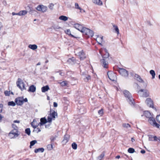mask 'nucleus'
<instances>
[{
	"label": "nucleus",
	"instance_id": "1",
	"mask_svg": "<svg viewBox=\"0 0 160 160\" xmlns=\"http://www.w3.org/2000/svg\"><path fill=\"white\" fill-rule=\"evenodd\" d=\"M123 93L125 96L128 98L127 100L129 104L132 106H134L135 102L130 92L128 91L125 90L124 91Z\"/></svg>",
	"mask_w": 160,
	"mask_h": 160
},
{
	"label": "nucleus",
	"instance_id": "2",
	"mask_svg": "<svg viewBox=\"0 0 160 160\" xmlns=\"http://www.w3.org/2000/svg\"><path fill=\"white\" fill-rule=\"evenodd\" d=\"M75 52L76 55L79 57L81 60H84L86 58L85 54L83 51L80 50V48L76 50L75 51Z\"/></svg>",
	"mask_w": 160,
	"mask_h": 160
},
{
	"label": "nucleus",
	"instance_id": "3",
	"mask_svg": "<svg viewBox=\"0 0 160 160\" xmlns=\"http://www.w3.org/2000/svg\"><path fill=\"white\" fill-rule=\"evenodd\" d=\"M82 32L88 37H92L93 36L94 33L93 31L85 27L83 28Z\"/></svg>",
	"mask_w": 160,
	"mask_h": 160
},
{
	"label": "nucleus",
	"instance_id": "4",
	"mask_svg": "<svg viewBox=\"0 0 160 160\" xmlns=\"http://www.w3.org/2000/svg\"><path fill=\"white\" fill-rule=\"evenodd\" d=\"M50 112H51L49 115L48 118V122H51L52 120H54L56 117H57V113L56 112L53 111L52 112L51 110Z\"/></svg>",
	"mask_w": 160,
	"mask_h": 160
},
{
	"label": "nucleus",
	"instance_id": "5",
	"mask_svg": "<svg viewBox=\"0 0 160 160\" xmlns=\"http://www.w3.org/2000/svg\"><path fill=\"white\" fill-rule=\"evenodd\" d=\"M16 84L17 86L19 87L22 91L26 89L25 86V85L21 79L20 78L18 79Z\"/></svg>",
	"mask_w": 160,
	"mask_h": 160
},
{
	"label": "nucleus",
	"instance_id": "6",
	"mask_svg": "<svg viewBox=\"0 0 160 160\" xmlns=\"http://www.w3.org/2000/svg\"><path fill=\"white\" fill-rule=\"evenodd\" d=\"M148 122L151 125H153L154 127H155L158 128H159L160 125L158 124L156 122L154 118L152 117L149 118Z\"/></svg>",
	"mask_w": 160,
	"mask_h": 160
},
{
	"label": "nucleus",
	"instance_id": "7",
	"mask_svg": "<svg viewBox=\"0 0 160 160\" xmlns=\"http://www.w3.org/2000/svg\"><path fill=\"white\" fill-rule=\"evenodd\" d=\"M138 93L143 97H147L149 96V92L147 89H141L138 91Z\"/></svg>",
	"mask_w": 160,
	"mask_h": 160
},
{
	"label": "nucleus",
	"instance_id": "8",
	"mask_svg": "<svg viewBox=\"0 0 160 160\" xmlns=\"http://www.w3.org/2000/svg\"><path fill=\"white\" fill-rule=\"evenodd\" d=\"M107 74L108 78L110 80L114 81L116 79V75L114 73L111 71H109L108 72Z\"/></svg>",
	"mask_w": 160,
	"mask_h": 160
},
{
	"label": "nucleus",
	"instance_id": "9",
	"mask_svg": "<svg viewBox=\"0 0 160 160\" xmlns=\"http://www.w3.org/2000/svg\"><path fill=\"white\" fill-rule=\"evenodd\" d=\"M120 74L122 76L125 77H128V71L123 68H119L118 70Z\"/></svg>",
	"mask_w": 160,
	"mask_h": 160
},
{
	"label": "nucleus",
	"instance_id": "10",
	"mask_svg": "<svg viewBox=\"0 0 160 160\" xmlns=\"http://www.w3.org/2000/svg\"><path fill=\"white\" fill-rule=\"evenodd\" d=\"M18 132V129H13L9 133V136L11 138L17 137L19 135Z\"/></svg>",
	"mask_w": 160,
	"mask_h": 160
},
{
	"label": "nucleus",
	"instance_id": "11",
	"mask_svg": "<svg viewBox=\"0 0 160 160\" xmlns=\"http://www.w3.org/2000/svg\"><path fill=\"white\" fill-rule=\"evenodd\" d=\"M37 10L40 11L42 12H46L47 10V7L43 5H38L36 8Z\"/></svg>",
	"mask_w": 160,
	"mask_h": 160
},
{
	"label": "nucleus",
	"instance_id": "12",
	"mask_svg": "<svg viewBox=\"0 0 160 160\" xmlns=\"http://www.w3.org/2000/svg\"><path fill=\"white\" fill-rule=\"evenodd\" d=\"M145 103L149 107L153 108V102L152 99L150 98H147L145 101Z\"/></svg>",
	"mask_w": 160,
	"mask_h": 160
},
{
	"label": "nucleus",
	"instance_id": "13",
	"mask_svg": "<svg viewBox=\"0 0 160 160\" xmlns=\"http://www.w3.org/2000/svg\"><path fill=\"white\" fill-rule=\"evenodd\" d=\"M67 62L73 65L75 63L79 64V62H78L74 57L69 58L67 61Z\"/></svg>",
	"mask_w": 160,
	"mask_h": 160
},
{
	"label": "nucleus",
	"instance_id": "14",
	"mask_svg": "<svg viewBox=\"0 0 160 160\" xmlns=\"http://www.w3.org/2000/svg\"><path fill=\"white\" fill-rule=\"evenodd\" d=\"M23 98L18 97L16 98L15 102L18 105H22L23 104Z\"/></svg>",
	"mask_w": 160,
	"mask_h": 160
},
{
	"label": "nucleus",
	"instance_id": "15",
	"mask_svg": "<svg viewBox=\"0 0 160 160\" xmlns=\"http://www.w3.org/2000/svg\"><path fill=\"white\" fill-rule=\"evenodd\" d=\"M102 65L105 68H107L108 67V62L105 59L103 58L100 60Z\"/></svg>",
	"mask_w": 160,
	"mask_h": 160
},
{
	"label": "nucleus",
	"instance_id": "16",
	"mask_svg": "<svg viewBox=\"0 0 160 160\" xmlns=\"http://www.w3.org/2000/svg\"><path fill=\"white\" fill-rule=\"evenodd\" d=\"M74 27L82 32L83 30V28H84L81 25H80L78 23L74 24Z\"/></svg>",
	"mask_w": 160,
	"mask_h": 160
},
{
	"label": "nucleus",
	"instance_id": "17",
	"mask_svg": "<svg viewBox=\"0 0 160 160\" xmlns=\"http://www.w3.org/2000/svg\"><path fill=\"white\" fill-rule=\"evenodd\" d=\"M96 40L99 44L101 45L103 41V37L102 36H97L96 38Z\"/></svg>",
	"mask_w": 160,
	"mask_h": 160
},
{
	"label": "nucleus",
	"instance_id": "18",
	"mask_svg": "<svg viewBox=\"0 0 160 160\" xmlns=\"http://www.w3.org/2000/svg\"><path fill=\"white\" fill-rule=\"evenodd\" d=\"M134 77L135 79H136L138 82H143V80L141 78V77L138 74H135L134 75Z\"/></svg>",
	"mask_w": 160,
	"mask_h": 160
},
{
	"label": "nucleus",
	"instance_id": "19",
	"mask_svg": "<svg viewBox=\"0 0 160 160\" xmlns=\"http://www.w3.org/2000/svg\"><path fill=\"white\" fill-rule=\"evenodd\" d=\"M148 140L149 141H154L156 140V136L152 135H148Z\"/></svg>",
	"mask_w": 160,
	"mask_h": 160
},
{
	"label": "nucleus",
	"instance_id": "20",
	"mask_svg": "<svg viewBox=\"0 0 160 160\" xmlns=\"http://www.w3.org/2000/svg\"><path fill=\"white\" fill-rule=\"evenodd\" d=\"M36 87L34 85H32L29 87L28 91L34 92L36 91Z\"/></svg>",
	"mask_w": 160,
	"mask_h": 160
},
{
	"label": "nucleus",
	"instance_id": "21",
	"mask_svg": "<svg viewBox=\"0 0 160 160\" xmlns=\"http://www.w3.org/2000/svg\"><path fill=\"white\" fill-rule=\"evenodd\" d=\"M69 138V135L66 134L64 136V139L62 141V143L64 144L66 143L68 141Z\"/></svg>",
	"mask_w": 160,
	"mask_h": 160
},
{
	"label": "nucleus",
	"instance_id": "22",
	"mask_svg": "<svg viewBox=\"0 0 160 160\" xmlns=\"http://www.w3.org/2000/svg\"><path fill=\"white\" fill-rule=\"evenodd\" d=\"M49 89V88L48 85H46L45 86H43L41 88L42 92H44L47 91Z\"/></svg>",
	"mask_w": 160,
	"mask_h": 160
},
{
	"label": "nucleus",
	"instance_id": "23",
	"mask_svg": "<svg viewBox=\"0 0 160 160\" xmlns=\"http://www.w3.org/2000/svg\"><path fill=\"white\" fill-rule=\"evenodd\" d=\"M93 2L98 5H102V2L100 0H92Z\"/></svg>",
	"mask_w": 160,
	"mask_h": 160
},
{
	"label": "nucleus",
	"instance_id": "24",
	"mask_svg": "<svg viewBox=\"0 0 160 160\" xmlns=\"http://www.w3.org/2000/svg\"><path fill=\"white\" fill-rule=\"evenodd\" d=\"M29 14L31 15H35L37 13V11L33 9L32 8H30V10L28 11Z\"/></svg>",
	"mask_w": 160,
	"mask_h": 160
},
{
	"label": "nucleus",
	"instance_id": "25",
	"mask_svg": "<svg viewBox=\"0 0 160 160\" xmlns=\"http://www.w3.org/2000/svg\"><path fill=\"white\" fill-rule=\"evenodd\" d=\"M28 47L33 50H35L38 48L37 46L35 44H30L28 45Z\"/></svg>",
	"mask_w": 160,
	"mask_h": 160
},
{
	"label": "nucleus",
	"instance_id": "26",
	"mask_svg": "<svg viewBox=\"0 0 160 160\" xmlns=\"http://www.w3.org/2000/svg\"><path fill=\"white\" fill-rule=\"evenodd\" d=\"M144 114L146 117L148 118L152 117L151 113L148 111H145L144 112Z\"/></svg>",
	"mask_w": 160,
	"mask_h": 160
},
{
	"label": "nucleus",
	"instance_id": "27",
	"mask_svg": "<svg viewBox=\"0 0 160 160\" xmlns=\"http://www.w3.org/2000/svg\"><path fill=\"white\" fill-rule=\"evenodd\" d=\"M47 122V120L45 118H42L40 119V122L39 123V124L40 126H41L42 125L45 124Z\"/></svg>",
	"mask_w": 160,
	"mask_h": 160
},
{
	"label": "nucleus",
	"instance_id": "28",
	"mask_svg": "<svg viewBox=\"0 0 160 160\" xmlns=\"http://www.w3.org/2000/svg\"><path fill=\"white\" fill-rule=\"evenodd\" d=\"M27 11L26 10H22L18 12V14L20 16L24 15L27 14Z\"/></svg>",
	"mask_w": 160,
	"mask_h": 160
},
{
	"label": "nucleus",
	"instance_id": "29",
	"mask_svg": "<svg viewBox=\"0 0 160 160\" xmlns=\"http://www.w3.org/2000/svg\"><path fill=\"white\" fill-rule=\"evenodd\" d=\"M44 149L43 148H40L38 149H35L34 150L35 153H38V152H42L44 151Z\"/></svg>",
	"mask_w": 160,
	"mask_h": 160
},
{
	"label": "nucleus",
	"instance_id": "30",
	"mask_svg": "<svg viewBox=\"0 0 160 160\" xmlns=\"http://www.w3.org/2000/svg\"><path fill=\"white\" fill-rule=\"evenodd\" d=\"M59 19L63 21H66L68 20V17L64 16H61L60 17H59Z\"/></svg>",
	"mask_w": 160,
	"mask_h": 160
},
{
	"label": "nucleus",
	"instance_id": "31",
	"mask_svg": "<svg viewBox=\"0 0 160 160\" xmlns=\"http://www.w3.org/2000/svg\"><path fill=\"white\" fill-rule=\"evenodd\" d=\"M57 137V136L56 135L51 136L50 138L51 143H53V142H54V141L56 140Z\"/></svg>",
	"mask_w": 160,
	"mask_h": 160
},
{
	"label": "nucleus",
	"instance_id": "32",
	"mask_svg": "<svg viewBox=\"0 0 160 160\" xmlns=\"http://www.w3.org/2000/svg\"><path fill=\"white\" fill-rule=\"evenodd\" d=\"M83 79L85 82H87L88 80L90 79V76L89 75H83Z\"/></svg>",
	"mask_w": 160,
	"mask_h": 160
},
{
	"label": "nucleus",
	"instance_id": "33",
	"mask_svg": "<svg viewBox=\"0 0 160 160\" xmlns=\"http://www.w3.org/2000/svg\"><path fill=\"white\" fill-rule=\"evenodd\" d=\"M150 73L152 76V78L154 79L155 78V71L152 70H151L150 71Z\"/></svg>",
	"mask_w": 160,
	"mask_h": 160
},
{
	"label": "nucleus",
	"instance_id": "34",
	"mask_svg": "<svg viewBox=\"0 0 160 160\" xmlns=\"http://www.w3.org/2000/svg\"><path fill=\"white\" fill-rule=\"evenodd\" d=\"M75 6L76 8L79 9L80 10V12H82V11L83 12H85L84 10L82 9L80 7H79L78 4V3H76L75 4Z\"/></svg>",
	"mask_w": 160,
	"mask_h": 160
},
{
	"label": "nucleus",
	"instance_id": "35",
	"mask_svg": "<svg viewBox=\"0 0 160 160\" xmlns=\"http://www.w3.org/2000/svg\"><path fill=\"white\" fill-rule=\"evenodd\" d=\"M37 142V141L36 140H33L31 141L30 142V148H31Z\"/></svg>",
	"mask_w": 160,
	"mask_h": 160
},
{
	"label": "nucleus",
	"instance_id": "36",
	"mask_svg": "<svg viewBox=\"0 0 160 160\" xmlns=\"http://www.w3.org/2000/svg\"><path fill=\"white\" fill-rule=\"evenodd\" d=\"M122 126L123 127L126 128H128L131 127L130 125L129 124L126 123L122 124Z\"/></svg>",
	"mask_w": 160,
	"mask_h": 160
},
{
	"label": "nucleus",
	"instance_id": "37",
	"mask_svg": "<svg viewBox=\"0 0 160 160\" xmlns=\"http://www.w3.org/2000/svg\"><path fill=\"white\" fill-rule=\"evenodd\" d=\"M105 154L104 152H103L97 158L98 160H101L104 157Z\"/></svg>",
	"mask_w": 160,
	"mask_h": 160
},
{
	"label": "nucleus",
	"instance_id": "38",
	"mask_svg": "<svg viewBox=\"0 0 160 160\" xmlns=\"http://www.w3.org/2000/svg\"><path fill=\"white\" fill-rule=\"evenodd\" d=\"M53 143H51L50 144H49L47 146V148L48 150H51L53 148Z\"/></svg>",
	"mask_w": 160,
	"mask_h": 160
},
{
	"label": "nucleus",
	"instance_id": "39",
	"mask_svg": "<svg viewBox=\"0 0 160 160\" xmlns=\"http://www.w3.org/2000/svg\"><path fill=\"white\" fill-rule=\"evenodd\" d=\"M65 32L68 35L71 36L72 37H74V36L71 34V32L69 29H67L65 31Z\"/></svg>",
	"mask_w": 160,
	"mask_h": 160
},
{
	"label": "nucleus",
	"instance_id": "40",
	"mask_svg": "<svg viewBox=\"0 0 160 160\" xmlns=\"http://www.w3.org/2000/svg\"><path fill=\"white\" fill-rule=\"evenodd\" d=\"M72 147L74 149H76L77 148V145L75 142H73L72 144Z\"/></svg>",
	"mask_w": 160,
	"mask_h": 160
},
{
	"label": "nucleus",
	"instance_id": "41",
	"mask_svg": "<svg viewBox=\"0 0 160 160\" xmlns=\"http://www.w3.org/2000/svg\"><path fill=\"white\" fill-rule=\"evenodd\" d=\"M8 106H14L16 105V104L13 101L9 102L8 103Z\"/></svg>",
	"mask_w": 160,
	"mask_h": 160
},
{
	"label": "nucleus",
	"instance_id": "42",
	"mask_svg": "<svg viewBox=\"0 0 160 160\" xmlns=\"http://www.w3.org/2000/svg\"><path fill=\"white\" fill-rule=\"evenodd\" d=\"M25 132L28 135H30V134L31 131L29 128H27L25 130Z\"/></svg>",
	"mask_w": 160,
	"mask_h": 160
},
{
	"label": "nucleus",
	"instance_id": "43",
	"mask_svg": "<svg viewBox=\"0 0 160 160\" xmlns=\"http://www.w3.org/2000/svg\"><path fill=\"white\" fill-rule=\"evenodd\" d=\"M113 27L114 28L116 32H117V34H118L119 33V30L118 27L115 25H113Z\"/></svg>",
	"mask_w": 160,
	"mask_h": 160
},
{
	"label": "nucleus",
	"instance_id": "44",
	"mask_svg": "<svg viewBox=\"0 0 160 160\" xmlns=\"http://www.w3.org/2000/svg\"><path fill=\"white\" fill-rule=\"evenodd\" d=\"M128 151L129 153H133L135 152V150L133 148H130L128 149Z\"/></svg>",
	"mask_w": 160,
	"mask_h": 160
},
{
	"label": "nucleus",
	"instance_id": "45",
	"mask_svg": "<svg viewBox=\"0 0 160 160\" xmlns=\"http://www.w3.org/2000/svg\"><path fill=\"white\" fill-rule=\"evenodd\" d=\"M109 54L108 53H106L104 56H102V58H108L109 57Z\"/></svg>",
	"mask_w": 160,
	"mask_h": 160
},
{
	"label": "nucleus",
	"instance_id": "46",
	"mask_svg": "<svg viewBox=\"0 0 160 160\" xmlns=\"http://www.w3.org/2000/svg\"><path fill=\"white\" fill-rule=\"evenodd\" d=\"M34 122V121L33 120V122L31 123V125L33 128H36L37 127V126L35 124Z\"/></svg>",
	"mask_w": 160,
	"mask_h": 160
},
{
	"label": "nucleus",
	"instance_id": "47",
	"mask_svg": "<svg viewBox=\"0 0 160 160\" xmlns=\"http://www.w3.org/2000/svg\"><path fill=\"white\" fill-rule=\"evenodd\" d=\"M67 82L66 81H63L61 83V85L62 86L67 85Z\"/></svg>",
	"mask_w": 160,
	"mask_h": 160
},
{
	"label": "nucleus",
	"instance_id": "48",
	"mask_svg": "<svg viewBox=\"0 0 160 160\" xmlns=\"http://www.w3.org/2000/svg\"><path fill=\"white\" fill-rule=\"evenodd\" d=\"M54 4L52 3H50L48 6L49 8L51 9L52 10L53 9Z\"/></svg>",
	"mask_w": 160,
	"mask_h": 160
},
{
	"label": "nucleus",
	"instance_id": "49",
	"mask_svg": "<svg viewBox=\"0 0 160 160\" xmlns=\"http://www.w3.org/2000/svg\"><path fill=\"white\" fill-rule=\"evenodd\" d=\"M53 28L54 29L56 30L57 29L60 28V27L58 26L54 25L53 26Z\"/></svg>",
	"mask_w": 160,
	"mask_h": 160
},
{
	"label": "nucleus",
	"instance_id": "50",
	"mask_svg": "<svg viewBox=\"0 0 160 160\" xmlns=\"http://www.w3.org/2000/svg\"><path fill=\"white\" fill-rule=\"evenodd\" d=\"M156 118L157 122L160 123V115L157 116Z\"/></svg>",
	"mask_w": 160,
	"mask_h": 160
},
{
	"label": "nucleus",
	"instance_id": "51",
	"mask_svg": "<svg viewBox=\"0 0 160 160\" xmlns=\"http://www.w3.org/2000/svg\"><path fill=\"white\" fill-rule=\"evenodd\" d=\"M3 107V106L2 104H0V113L2 112Z\"/></svg>",
	"mask_w": 160,
	"mask_h": 160
},
{
	"label": "nucleus",
	"instance_id": "52",
	"mask_svg": "<svg viewBox=\"0 0 160 160\" xmlns=\"http://www.w3.org/2000/svg\"><path fill=\"white\" fill-rule=\"evenodd\" d=\"M34 131H36L37 133H38L41 131V130L38 128H34Z\"/></svg>",
	"mask_w": 160,
	"mask_h": 160
},
{
	"label": "nucleus",
	"instance_id": "53",
	"mask_svg": "<svg viewBox=\"0 0 160 160\" xmlns=\"http://www.w3.org/2000/svg\"><path fill=\"white\" fill-rule=\"evenodd\" d=\"M12 126L13 129H18V127L15 124H12Z\"/></svg>",
	"mask_w": 160,
	"mask_h": 160
},
{
	"label": "nucleus",
	"instance_id": "54",
	"mask_svg": "<svg viewBox=\"0 0 160 160\" xmlns=\"http://www.w3.org/2000/svg\"><path fill=\"white\" fill-rule=\"evenodd\" d=\"M142 83L143 87L146 88L147 86V83L143 81V82H141Z\"/></svg>",
	"mask_w": 160,
	"mask_h": 160
},
{
	"label": "nucleus",
	"instance_id": "55",
	"mask_svg": "<svg viewBox=\"0 0 160 160\" xmlns=\"http://www.w3.org/2000/svg\"><path fill=\"white\" fill-rule=\"evenodd\" d=\"M6 96H9L10 94V92L7 91H5L4 92Z\"/></svg>",
	"mask_w": 160,
	"mask_h": 160
},
{
	"label": "nucleus",
	"instance_id": "56",
	"mask_svg": "<svg viewBox=\"0 0 160 160\" xmlns=\"http://www.w3.org/2000/svg\"><path fill=\"white\" fill-rule=\"evenodd\" d=\"M103 113V111L102 109L98 111V113L99 115H102Z\"/></svg>",
	"mask_w": 160,
	"mask_h": 160
},
{
	"label": "nucleus",
	"instance_id": "57",
	"mask_svg": "<svg viewBox=\"0 0 160 160\" xmlns=\"http://www.w3.org/2000/svg\"><path fill=\"white\" fill-rule=\"evenodd\" d=\"M156 138H156V140H155V141H157L160 142V137H157L156 136Z\"/></svg>",
	"mask_w": 160,
	"mask_h": 160
},
{
	"label": "nucleus",
	"instance_id": "58",
	"mask_svg": "<svg viewBox=\"0 0 160 160\" xmlns=\"http://www.w3.org/2000/svg\"><path fill=\"white\" fill-rule=\"evenodd\" d=\"M3 27V26L2 22H0V31L1 30Z\"/></svg>",
	"mask_w": 160,
	"mask_h": 160
},
{
	"label": "nucleus",
	"instance_id": "59",
	"mask_svg": "<svg viewBox=\"0 0 160 160\" xmlns=\"http://www.w3.org/2000/svg\"><path fill=\"white\" fill-rule=\"evenodd\" d=\"M58 106V104L57 102H54L53 103V106L54 107H57Z\"/></svg>",
	"mask_w": 160,
	"mask_h": 160
},
{
	"label": "nucleus",
	"instance_id": "60",
	"mask_svg": "<svg viewBox=\"0 0 160 160\" xmlns=\"http://www.w3.org/2000/svg\"><path fill=\"white\" fill-rule=\"evenodd\" d=\"M28 99H27V98H26L25 99L23 98V103H24V102H28Z\"/></svg>",
	"mask_w": 160,
	"mask_h": 160
},
{
	"label": "nucleus",
	"instance_id": "61",
	"mask_svg": "<svg viewBox=\"0 0 160 160\" xmlns=\"http://www.w3.org/2000/svg\"><path fill=\"white\" fill-rule=\"evenodd\" d=\"M59 75L62 76H63L64 75V73L63 72H60L59 73Z\"/></svg>",
	"mask_w": 160,
	"mask_h": 160
},
{
	"label": "nucleus",
	"instance_id": "62",
	"mask_svg": "<svg viewBox=\"0 0 160 160\" xmlns=\"http://www.w3.org/2000/svg\"><path fill=\"white\" fill-rule=\"evenodd\" d=\"M145 151L144 150H142L140 152L142 154H144L145 153Z\"/></svg>",
	"mask_w": 160,
	"mask_h": 160
},
{
	"label": "nucleus",
	"instance_id": "63",
	"mask_svg": "<svg viewBox=\"0 0 160 160\" xmlns=\"http://www.w3.org/2000/svg\"><path fill=\"white\" fill-rule=\"evenodd\" d=\"M12 15H18V13H15V12H13L12 13Z\"/></svg>",
	"mask_w": 160,
	"mask_h": 160
},
{
	"label": "nucleus",
	"instance_id": "64",
	"mask_svg": "<svg viewBox=\"0 0 160 160\" xmlns=\"http://www.w3.org/2000/svg\"><path fill=\"white\" fill-rule=\"evenodd\" d=\"M13 122L14 123H19L20 122V121H18V120H14V121Z\"/></svg>",
	"mask_w": 160,
	"mask_h": 160
}]
</instances>
